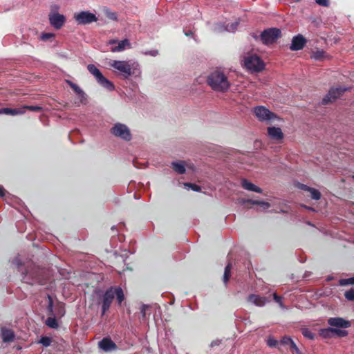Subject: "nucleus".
<instances>
[{"label": "nucleus", "mask_w": 354, "mask_h": 354, "mask_svg": "<svg viewBox=\"0 0 354 354\" xmlns=\"http://www.w3.org/2000/svg\"><path fill=\"white\" fill-rule=\"evenodd\" d=\"M184 186L188 189H191L195 192H200L201 190V188L200 186L196 185V184H192V183H186L184 184Z\"/></svg>", "instance_id": "obj_36"}, {"label": "nucleus", "mask_w": 354, "mask_h": 354, "mask_svg": "<svg viewBox=\"0 0 354 354\" xmlns=\"http://www.w3.org/2000/svg\"><path fill=\"white\" fill-rule=\"evenodd\" d=\"M308 192L310 193V196L313 199L319 200L320 198L321 194L317 189L311 188Z\"/></svg>", "instance_id": "obj_31"}, {"label": "nucleus", "mask_w": 354, "mask_h": 354, "mask_svg": "<svg viewBox=\"0 0 354 354\" xmlns=\"http://www.w3.org/2000/svg\"><path fill=\"white\" fill-rule=\"evenodd\" d=\"M87 69L89 73L95 77L96 81L101 86L109 91H112L115 89V86L113 82L106 78L94 64H88Z\"/></svg>", "instance_id": "obj_5"}, {"label": "nucleus", "mask_w": 354, "mask_h": 354, "mask_svg": "<svg viewBox=\"0 0 354 354\" xmlns=\"http://www.w3.org/2000/svg\"><path fill=\"white\" fill-rule=\"evenodd\" d=\"M54 8H55V10H58L59 9V6H55Z\"/></svg>", "instance_id": "obj_52"}, {"label": "nucleus", "mask_w": 354, "mask_h": 354, "mask_svg": "<svg viewBox=\"0 0 354 354\" xmlns=\"http://www.w3.org/2000/svg\"><path fill=\"white\" fill-rule=\"evenodd\" d=\"M324 51L322 50H318L315 52H313L311 55V57L315 60H321L324 57Z\"/></svg>", "instance_id": "obj_29"}, {"label": "nucleus", "mask_w": 354, "mask_h": 354, "mask_svg": "<svg viewBox=\"0 0 354 354\" xmlns=\"http://www.w3.org/2000/svg\"><path fill=\"white\" fill-rule=\"evenodd\" d=\"M116 297L119 305L124 299V295L122 288L119 286H111L108 288L102 297V316L109 309L111 304L114 299Z\"/></svg>", "instance_id": "obj_3"}, {"label": "nucleus", "mask_w": 354, "mask_h": 354, "mask_svg": "<svg viewBox=\"0 0 354 354\" xmlns=\"http://www.w3.org/2000/svg\"><path fill=\"white\" fill-rule=\"evenodd\" d=\"M299 187L303 189V190H305V191H309L312 187H310L306 185H304V184H301Z\"/></svg>", "instance_id": "obj_47"}, {"label": "nucleus", "mask_w": 354, "mask_h": 354, "mask_svg": "<svg viewBox=\"0 0 354 354\" xmlns=\"http://www.w3.org/2000/svg\"><path fill=\"white\" fill-rule=\"evenodd\" d=\"M5 193V190L3 187H0V196H3Z\"/></svg>", "instance_id": "obj_50"}, {"label": "nucleus", "mask_w": 354, "mask_h": 354, "mask_svg": "<svg viewBox=\"0 0 354 354\" xmlns=\"http://www.w3.org/2000/svg\"><path fill=\"white\" fill-rule=\"evenodd\" d=\"M281 36V30L279 28H272L263 31L260 35L261 40L264 44H272Z\"/></svg>", "instance_id": "obj_7"}, {"label": "nucleus", "mask_w": 354, "mask_h": 354, "mask_svg": "<svg viewBox=\"0 0 354 354\" xmlns=\"http://www.w3.org/2000/svg\"><path fill=\"white\" fill-rule=\"evenodd\" d=\"M46 324L51 328H57L58 324L55 317H48L46 321Z\"/></svg>", "instance_id": "obj_27"}, {"label": "nucleus", "mask_w": 354, "mask_h": 354, "mask_svg": "<svg viewBox=\"0 0 354 354\" xmlns=\"http://www.w3.org/2000/svg\"><path fill=\"white\" fill-rule=\"evenodd\" d=\"M333 333L339 337H346L348 335V332L346 330L335 328H333Z\"/></svg>", "instance_id": "obj_34"}, {"label": "nucleus", "mask_w": 354, "mask_h": 354, "mask_svg": "<svg viewBox=\"0 0 354 354\" xmlns=\"http://www.w3.org/2000/svg\"><path fill=\"white\" fill-rule=\"evenodd\" d=\"M98 346L102 350L108 352L116 348L115 344L109 338H104L99 342Z\"/></svg>", "instance_id": "obj_17"}, {"label": "nucleus", "mask_w": 354, "mask_h": 354, "mask_svg": "<svg viewBox=\"0 0 354 354\" xmlns=\"http://www.w3.org/2000/svg\"><path fill=\"white\" fill-rule=\"evenodd\" d=\"M48 19L50 25L57 30L60 29L66 21L64 15L54 11L50 12Z\"/></svg>", "instance_id": "obj_12"}, {"label": "nucleus", "mask_w": 354, "mask_h": 354, "mask_svg": "<svg viewBox=\"0 0 354 354\" xmlns=\"http://www.w3.org/2000/svg\"><path fill=\"white\" fill-rule=\"evenodd\" d=\"M328 324L333 327L341 328H347L351 326L349 321L342 317H330L328 319Z\"/></svg>", "instance_id": "obj_14"}, {"label": "nucleus", "mask_w": 354, "mask_h": 354, "mask_svg": "<svg viewBox=\"0 0 354 354\" xmlns=\"http://www.w3.org/2000/svg\"><path fill=\"white\" fill-rule=\"evenodd\" d=\"M268 136L276 142H281L283 138V133L279 127H271L268 128Z\"/></svg>", "instance_id": "obj_16"}, {"label": "nucleus", "mask_w": 354, "mask_h": 354, "mask_svg": "<svg viewBox=\"0 0 354 354\" xmlns=\"http://www.w3.org/2000/svg\"><path fill=\"white\" fill-rule=\"evenodd\" d=\"M273 299L277 303L279 304V306L283 308V309H285L286 307L285 306L283 305V302H282V298L279 296H278L276 293H274L273 294Z\"/></svg>", "instance_id": "obj_39"}, {"label": "nucleus", "mask_w": 354, "mask_h": 354, "mask_svg": "<svg viewBox=\"0 0 354 354\" xmlns=\"http://www.w3.org/2000/svg\"><path fill=\"white\" fill-rule=\"evenodd\" d=\"M220 343H221V341H220V340H218V339L214 340V341H212V342H211L210 346H211V347H214V346H218V345H219V344H220Z\"/></svg>", "instance_id": "obj_46"}, {"label": "nucleus", "mask_w": 354, "mask_h": 354, "mask_svg": "<svg viewBox=\"0 0 354 354\" xmlns=\"http://www.w3.org/2000/svg\"><path fill=\"white\" fill-rule=\"evenodd\" d=\"M248 203H250L253 205H258L263 210L267 209L270 207V203H268V202L261 201L248 200Z\"/></svg>", "instance_id": "obj_25"}, {"label": "nucleus", "mask_w": 354, "mask_h": 354, "mask_svg": "<svg viewBox=\"0 0 354 354\" xmlns=\"http://www.w3.org/2000/svg\"><path fill=\"white\" fill-rule=\"evenodd\" d=\"M105 15H106V17H108L109 19H111L113 21L118 20V16H117L116 12H112L110 10H106Z\"/></svg>", "instance_id": "obj_35"}, {"label": "nucleus", "mask_w": 354, "mask_h": 354, "mask_svg": "<svg viewBox=\"0 0 354 354\" xmlns=\"http://www.w3.org/2000/svg\"><path fill=\"white\" fill-rule=\"evenodd\" d=\"M339 284L340 286H347L354 284V277H351L348 279H342L339 281Z\"/></svg>", "instance_id": "obj_32"}, {"label": "nucleus", "mask_w": 354, "mask_h": 354, "mask_svg": "<svg viewBox=\"0 0 354 354\" xmlns=\"http://www.w3.org/2000/svg\"><path fill=\"white\" fill-rule=\"evenodd\" d=\"M53 37H54V34L48 32V33H43L41 35L40 38L43 41H47L48 39H49Z\"/></svg>", "instance_id": "obj_42"}, {"label": "nucleus", "mask_w": 354, "mask_h": 354, "mask_svg": "<svg viewBox=\"0 0 354 354\" xmlns=\"http://www.w3.org/2000/svg\"><path fill=\"white\" fill-rule=\"evenodd\" d=\"M141 314H142V317L144 318L145 317V315H146L145 306V305H143L141 307Z\"/></svg>", "instance_id": "obj_49"}, {"label": "nucleus", "mask_w": 354, "mask_h": 354, "mask_svg": "<svg viewBox=\"0 0 354 354\" xmlns=\"http://www.w3.org/2000/svg\"><path fill=\"white\" fill-rule=\"evenodd\" d=\"M111 229H112L113 230H115V227H114V226H113V227H111Z\"/></svg>", "instance_id": "obj_53"}, {"label": "nucleus", "mask_w": 354, "mask_h": 354, "mask_svg": "<svg viewBox=\"0 0 354 354\" xmlns=\"http://www.w3.org/2000/svg\"><path fill=\"white\" fill-rule=\"evenodd\" d=\"M111 133L122 140L129 141L131 138V134L127 126L124 124L117 123L111 129Z\"/></svg>", "instance_id": "obj_9"}, {"label": "nucleus", "mask_w": 354, "mask_h": 354, "mask_svg": "<svg viewBox=\"0 0 354 354\" xmlns=\"http://www.w3.org/2000/svg\"><path fill=\"white\" fill-rule=\"evenodd\" d=\"M238 25L239 22L235 21L231 24L230 25L227 24L225 27L223 28L221 26L218 28H216V29L218 30V31L226 30L227 32H234L236 30Z\"/></svg>", "instance_id": "obj_24"}, {"label": "nucleus", "mask_w": 354, "mask_h": 354, "mask_svg": "<svg viewBox=\"0 0 354 354\" xmlns=\"http://www.w3.org/2000/svg\"><path fill=\"white\" fill-rule=\"evenodd\" d=\"M185 162L184 161L172 162L171 167L173 169L179 174L185 173Z\"/></svg>", "instance_id": "obj_23"}, {"label": "nucleus", "mask_w": 354, "mask_h": 354, "mask_svg": "<svg viewBox=\"0 0 354 354\" xmlns=\"http://www.w3.org/2000/svg\"><path fill=\"white\" fill-rule=\"evenodd\" d=\"M293 342L294 341L292 340V339L287 336L283 337L280 342L281 344L289 346H290Z\"/></svg>", "instance_id": "obj_38"}, {"label": "nucleus", "mask_w": 354, "mask_h": 354, "mask_svg": "<svg viewBox=\"0 0 354 354\" xmlns=\"http://www.w3.org/2000/svg\"><path fill=\"white\" fill-rule=\"evenodd\" d=\"M241 186L243 187V188L248 191L254 192L257 193L262 192V189L260 187H257V185L250 183L246 179L241 180Z\"/></svg>", "instance_id": "obj_21"}, {"label": "nucleus", "mask_w": 354, "mask_h": 354, "mask_svg": "<svg viewBox=\"0 0 354 354\" xmlns=\"http://www.w3.org/2000/svg\"><path fill=\"white\" fill-rule=\"evenodd\" d=\"M315 2L319 6L327 7L329 6L328 0H315Z\"/></svg>", "instance_id": "obj_44"}, {"label": "nucleus", "mask_w": 354, "mask_h": 354, "mask_svg": "<svg viewBox=\"0 0 354 354\" xmlns=\"http://www.w3.org/2000/svg\"><path fill=\"white\" fill-rule=\"evenodd\" d=\"M73 18L79 25L89 24L97 21V18L95 15L90 12L89 11L75 12Z\"/></svg>", "instance_id": "obj_8"}, {"label": "nucleus", "mask_w": 354, "mask_h": 354, "mask_svg": "<svg viewBox=\"0 0 354 354\" xmlns=\"http://www.w3.org/2000/svg\"><path fill=\"white\" fill-rule=\"evenodd\" d=\"M254 113L260 121H268L276 118L274 113L263 106H257L254 109Z\"/></svg>", "instance_id": "obj_11"}, {"label": "nucleus", "mask_w": 354, "mask_h": 354, "mask_svg": "<svg viewBox=\"0 0 354 354\" xmlns=\"http://www.w3.org/2000/svg\"><path fill=\"white\" fill-rule=\"evenodd\" d=\"M51 342L52 340L50 337L44 336L41 337V339L39 341V343L41 344L44 346L47 347L50 345Z\"/></svg>", "instance_id": "obj_33"}, {"label": "nucleus", "mask_w": 354, "mask_h": 354, "mask_svg": "<svg viewBox=\"0 0 354 354\" xmlns=\"http://www.w3.org/2000/svg\"><path fill=\"white\" fill-rule=\"evenodd\" d=\"M109 66L118 71L124 79L140 73V65L136 62L112 60L109 62Z\"/></svg>", "instance_id": "obj_2"}, {"label": "nucleus", "mask_w": 354, "mask_h": 354, "mask_svg": "<svg viewBox=\"0 0 354 354\" xmlns=\"http://www.w3.org/2000/svg\"><path fill=\"white\" fill-rule=\"evenodd\" d=\"M68 84L73 89V91L78 95L80 98V102H84L86 100V95L84 92L75 84L71 81L67 80Z\"/></svg>", "instance_id": "obj_22"}, {"label": "nucleus", "mask_w": 354, "mask_h": 354, "mask_svg": "<svg viewBox=\"0 0 354 354\" xmlns=\"http://www.w3.org/2000/svg\"><path fill=\"white\" fill-rule=\"evenodd\" d=\"M290 348L292 350V351H294L296 354H301L299 348L297 347V346L296 345V344L295 342H293L290 346Z\"/></svg>", "instance_id": "obj_45"}, {"label": "nucleus", "mask_w": 354, "mask_h": 354, "mask_svg": "<svg viewBox=\"0 0 354 354\" xmlns=\"http://www.w3.org/2000/svg\"><path fill=\"white\" fill-rule=\"evenodd\" d=\"M184 33L186 36H190L193 35V31L191 30H184Z\"/></svg>", "instance_id": "obj_48"}, {"label": "nucleus", "mask_w": 354, "mask_h": 354, "mask_svg": "<svg viewBox=\"0 0 354 354\" xmlns=\"http://www.w3.org/2000/svg\"><path fill=\"white\" fill-rule=\"evenodd\" d=\"M144 54L146 55H150V56H152V57H156L158 55V50H147L145 52H144Z\"/></svg>", "instance_id": "obj_43"}, {"label": "nucleus", "mask_w": 354, "mask_h": 354, "mask_svg": "<svg viewBox=\"0 0 354 354\" xmlns=\"http://www.w3.org/2000/svg\"><path fill=\"white\" fill-rule=\"evenodd\" d=\"M107 44L110 46L109 50L112 53L122 52L126 49L131 48V44L127 39L121 41L111 39L107 42Z\"/></svg>", "instance_id": "obj_10"}, {"label": "nucleus", "mask_w": 354, "mask_h": 354, "mask_svg": "<svg viewBox=\"0 0 354 354\" xmlns=\"http://www.w3.org/2000/svg\"><path fill=\"white\" fill-rule=\"evenodd\" d=\"M231 269H232V264H231V263H229L225 268V272H224V274H223V282L225 285L227 284V283L230 279Z\"/></svg>", "instance_id": "obj_26"}, {"label": "nucleus", "mask_w": 354, "mask_h": 354, "mask_svg": "<svg viewBox=\"0 0 354 354\" xmlns=\"http://www.w3.org/2000/svg\"><path fill=\"white\" fill-rule=\"evenodd\" d=\"M346 88L338 87L335 88H331L328 94L323 98L322 104H327L330 102L335 101L336 99L339 97L342 93L346 91Z\"/></svg>", "instance_id": "obj_13"}, {"label": "nucleus", "mask_w": 354, "mask_h": 354, "mask_svg": "<svg viewBox=\"0 0 354 354\" xmlns=\"http://www.w3.org/2000/svg\"><path fill=\"white\" fill-rule=\"evenodd\" d=\"M245 66L252 72H259L264 68V63L257 55H249L245 58Z\"/></svg>", "instance_id": "obj_6"}, {"label": "nucleus", "mask_w": 354, "mask_h": 354, "mask_svg": "<svg viewBox=\"0 0 354 354\" xmlns=\"http://www.w3.org/2000/svg\"><path fill=\"white\" fill-rule=\"evenodd\" d=\"M267 344L270 347H275L278 344L277 340L272 337H269L266 341Z\"/></svg>", "instance_id": "obj_40"}, {"label": "nucleus", "mask_w": 354, "mask_h": 354, "mask_svg": "<svg viewBox=\"0 0 354 354\" xmlns=\"http://www.w3.org/2000/svg\"><path fill=\"white\" fill-rule=\"evenodd\" d=\"M301 333L302 335L309 339H315V333H313V332H311L308 328H303L301 329Z\"/></svg>", "instance_id": "obj_28"}, {"label": "nucleus", "mask_w": 354, "mask_h": 354, "mask_svg": "<svg viewBox=\"0 0 354 354\" xmlns=\"http://www.w3.org/2000/svg\"><path fill=\"white\" fill-rule=\"evenodd\" d=\"M319 334L323 337H325V338L330 337H331V335L333 334V328L330 327V328L322 329V330H320Z\"/></svg>", "instance_id": "obj_30"}, {"label": "nucleus", "mask_w": 354, "mask_h": 354, "mask_svg": "<svg viewBox=\"0 0 354 354\" xmlns=\"http://www.w3.org/2000/svg\"><path fill=\"white\" fill-rule=\"evenodd\" d=\"M306 43V39L301 35H297L295 36L291 41L290 48L291 50H301Z\"/></svg>", "instance_id": "obj_15"}, {"label": "nucleus", "mask_w": 354, "mask_h": 354, "mask_svg": "<svg viewBox=\"0 0 354 354\" xmlns=\"http://www.w3.org/2000/svg\"><path fill=\"white\" fill-rule=\"evenodd\" d=\"M248 301L257 306L262 307L268 301L266 297L252 294L248 297Z\"/></svg>", "instance_id": "obj_18"}, {"label": "nucleus", "mask_w": 354, "mask_h": 354, "mask_svg": "<svg viewBox=\"0 0 354 354\" xmlns=\"http://www.w3.org/2000/svg\"><path fill=\"white\" fill-rule=\"evenodd\" d=\"M24 108L20 107V108H3L0 109V114H6V115H21L24 113Z\"/></svg>", "instance_id": "obj_20"}, {"label": "nucleus", "mask_w": 354, "mask_h": 354, "mask_svg": "<svg viewBox=\"0 0 354 354\" xmlns=\"http://www.w3.org/2000/svg\"><path fill=\"white\" fill-rule=\"evenodd\" d=\"M207 83L213 90L219 92L227 91L230 86L227 77L219 71H214L208 76Z\"/></svg>", "instance_id": "obj_4"}, {"label": "nucleus", "mask_w": 354, "mask_h": 354, "mask_svg": "<svg viewBox=\"0 0 354 354\" xmlns=\"http://www.w3.org/2000/svg\"><path fill=\"white\" fill-rule=\"evenodd\" d=\"M12 263L15 265L20 272H21L22 280L24 282L32 285L35 283H42V280L39 277L41 270L35 266L32 267V263H30V265L28 266L29 270H26L24 272L22 271L21 268L22 262L19 256L14 258Z\"/></svg>", "instance_id": "obj_1"}, {"label": "nucleus", "mask_w": 354, "mask_h": 354, "mask_svg": "<svg viewBox=\"0 0 354 354\" xmlns=\"http://www.w3.org/2000/svg\"><path fill=\"white\" fill-rule=\"evenodd\" d=\"M1 335L3 342H12L15 339V334L11 329L7 328H2L1 330Z\"/></svg>", "instance_id": "obj_19"}, {"label": "nucleus", "mask_w": 354, "mask_h": 354, "mask_svg": "<svg viewBox=\"0 0 354 354\" xmlns=\"http://www.w3.org/2000/svg\"><path fill=\"white\" fill-rule=\"evenodd\" d=\"M22 108H24V111L26 109H28V110H30L32 111H38L41 109V108L38 106H22Z\"/></svg>", "instance_id": "obj_41"}, {"label": "nucleus", "mask_w": 354, "mask_h": 354, "mask_svg": "<svg viewBox=\"0 0 354 354\" xmlns=\"http://www.w3.org/2000/svg\"><path fill=\"white\" fill-rule=\"evenodd\" d=\"M49 297V299H50V303H49V306L48 307H49V308L50 310H52V307H53L52 300H51L50 297Z\"/></svg>", "instance_id": "obj_51"}, {"label": "nucleus", "mask_w": 354, "mask_h": 354, "mask_svg": "<svg viewBox=\"0 0 354 354\" xmlns=\"http://www.w3.org/2000/svg\"><path fill=\"white\" fill-rule=\"evenodd\" d=\"M346 299L348 301H354V289H350L344 293Z\"/></svg>", "instance_id": "obj_37"}]
</instances>
